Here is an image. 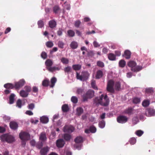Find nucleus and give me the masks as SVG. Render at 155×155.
Here are the masks:
<instances>
[{"instance_id":"34","label":"nucleus","mask_w":155,"mask_h":155,"mask_svg":"<svg viewBox=\"0 0 155 155\" xmlns=\"http://www.w3.org/2000/svg\"><path fill=\"white\" fill-rule=\"evenodd\" d=\"M91 85L92 87L95 90H97V87L96 85V81L94 80H92L91 81Z\"/></svg>"},{"instance_id":"7","label":"nucleus","mask_w":155,"mask_h":155,"mask_svg":"<svg viewBox=\"0 0 155 155\" xmlns=\"http://www.w3.org/2000/svg\"><path fill=\"white\" fill-rule=\"evenodd\" d=\"M114 81L112 80H109L107 82V90L111 93H114Z\"/></svg>"},{"instance_id":"62","label":"nucleus","mask_w":155,"mask_h":155,"mask_svg":"<svg viewBox=\"0 0 155 155\" xmlns=\"http://www.w3.org/2000/svg\"><path fill=\"white\" fill-rule=\"evenodd\" d=\"M63 131L64 132H68V125H65L63 127Z\"/></svg>"},{"instance_id":"28","label":"nucleus","mask_w":155,"mask_h":155,"mask_svg":"<svg viewBox=\"0 0 155 155\" xmlns=\"http://www.w3.org/2000/svg\"><path fill=\"white\" fill-rule=\"evenodd\" d=\"M77 114L78 116L81 115L83 112V110L82 108L81 107H78L77 108Z\"/></svg>"},{"instance_id":"64","label":"nucleus","mask_w":155,"mask_h":155,"mask_svg":"<svg viewBox=\"0 0 155 155\" xmlns=\"http://www.w3.org/2000/svg\"><path fill=\"white\" fill-rule=\"evenodd\" d=\"M25 113L29 115H32L33 114L32 112L30 110H27Z\"/></svg>"},{"instance_id":"35","label":"nucleus","mask_w":155,"mask_h":155,"mask_svg":"<svg viewBox=\"0 0 155 155\" xmlns=\"http://www.w3.org/2000/svg\"><path fill=\"white\" fill-rule=\"evenodd\" d=\"M108 58L111 61L115 60L116 59V56L115 55L112 53L109 54L108 55Z\"/></svg>"},{"instance_id":"41","label":"nucleus","mask_w":155,"mask_h":155,"mask_svg":"<svg viewBox=\"0 0 155 155\" xmlns=\"http://www.w3.org/2000/svg\"><path fill=\"white\" fill-rule=\"evenodd\" d=\"M87 52V56L88 57H92L93 56L94 54L95 53L94 52V51H88Z\"/></svg>"},{"instance_id":"48","label":"nucleus","mask_w":155,"mask_h":155,"mask_svg":"<svg viewBox=\"0 0 155 155\" xmlns=\"http://www.w3.org/2000/svg\"><path fill=\"white\" fill-rule=\"evenodd\" d=\"M56 134L55 132L52 131L51 132V134L49 137L50 139H53L55 138L56 136Z\"/></svg>"},{"instance_id":"31","label":"nucleus","mask_w":155,"mask_h":155,"mask_svg":"<svg viewBox=\"0 0 155 155\" xmlns=\"http://www.w3.org/2000/svg\"><path fill=\"white\" fill-rule=\"evenodd\" d=\"M72 68L75 71H78L80 70L81 68V66L80 64H74L72 66Z\"/></svg>"},{"instance_id":"8","label":"nucleus","mask_w":155,"mask_h":155,"mask_svg":"<svg viewBox=\"0 0 155 155\" xmlns=\"http://www.w3.org/2000/svg\"><path fill=\"white\" fill-rule=\"evenodd\" d=\"M19 137L21 140H28L30 139V136L28 132L25 131H21L19 134Z\"/></svg>"},{"instance_id":"4","label":"nucleus","mask_w":155,"mask_h":155,"mask_svg":"<svg viewBox=\"0 0 155 155\" xmlns=\"http://www.w3.org/2000/svg\"><path fill=\"white\" fill-rule=\"evenodd\" d=\"M2 141H6L8 143H12L15 141L13 137L8 134H5L2 135L1 137Z\"/></svg>"},{"instance_id":"16","label":"nucleus","mask_w":155,"mask_h":155,"mask_svg":"<svg viewBox=\"0 0 155 155\" xmlns=\"http://www.w3.org/2000/svg\"><path fill=\"white\" fill-rule=\"evenodd\" d=\"M15 95L13 94H11L9 97V103L10 104H12L14 102L15 97Z\"/></svg>"},{"instance_id":"37","label":"nucleus","mask_w":155,"mask_h":155,"mask_svg":"<svg viewBox=\"0 0 155 155\" xmlns=\"http://www.w3.org/2000/svg\"><path fill=\"white\" fill-rule=\"evenodd\" d=\"M129 142L130 144L134 145L135 144L136 142V139L135 137H132L130 139Z\"/></svg>"},{"instance_id":"18","label":"nucleus","mask_w":155,"mask_h":155,"mask_svg":"<svg viewBox=\"0 0 155 155\" xmlns=\"http://www.w3.org/2000/svg\"><path fill=\"white\" fill-rule=\"evenodd\" d=\"M10 126L12 129L14 130L17 129L18 127L17 123L14 122H11L10 124Z\"/></svg>"},{"instance_id":"57","label":"nucleus","mask_w":155,"mask_h":155,"mask_svg":"<svg viewBox=\"0 0 155 155\" xmlns=\"http://www.w3.org/2000/svg\"><path fill=\"white\" fill-rule=\"evenodd\" d=\"M28 108L30 110H33L35 107V104L33 103H31L28 105Z\"/></svg>"},{"instance_id":"5","label":"nucleus","mask_w":155,"mask_h":155,"mask_svg":"<svg viewBox=\"0 0 155 155\" xmlns=\"http://www.w3.org/2000/svg\"><path fill=\"white\" fill-rule=\"evenodd\" d=\"M89 76V74L87 71H82L81 73V75H80L78 72H76V78L77 79L81 81L87 80Z\"/></svg>"},{"instance_id":"3","label":"nucleus","mask_w":155,"mask_h":155,"mask_svg":"<svg viewBox=\"0 0 155 155\" xmlns=\"http://www.w3.org/2000/svg\"><path fill=\"white\" fill-rule=\"evenodd\" d=\"M128 66L131 68V70L134 72H138L142 69V67L140 66H136V62L133 61H131L127 64Z\"/></svg>"},{"instance_id":"12","label":"nucleus","mask_w":155,"mask_h":155,"mask_svg":"<svg viewBox=\"0 0 155 155\" xmlns=\"http://www.w3.org/2000/svg\"><path fill=\"white\" fill-rule=\"evenodd\" d=\"M128 119L127 117H117V121L120 123H124L126 122L127 120Z\"/></svg>"},{"instance_id":"15","label":"nucleus","mask_w":155,"mask_h":155,"mask_svg":"<svg viewBox=\"0 0 155 155\" xmlns=\"http://www.w3.org/2000/svg\"><path fill=\"white\" fill-rule=\"evenodd\" d=\"M49 25L51 28H53L56 27L57 23L54 20H51L49 22Z\"/></svg>"},{"instance_id":"23","label":"nucleus","mask_w":155,"mask_h":155,"mask_svg":"<svg viewBox=\"0 0 155 155\" xmlns=\"http://www.w3.org/2000/svg\"><path fill=\"white\" fill-rule=\"evenodd\" d=\"M149 114L151 116H154L155 115V110L153 108H150L147 110Z\"/></svg>"},{"instance_id":"1","label":"nucleus","mask_w":155,"mask_h":155,"mask_svg":"<svg viewBox=\"0 0 155 155\" xmlns=\"http://www.w3.org/2000/svg\"><path fill=\"white\" fill-rule=\"evenodd\" d=\"M104 97L103 94H102L100 97H96L94 100V103L97 105L100 104L104 106H107L109 103V99L107 95H106L104 97V100L103 101Z\"/></svg>"},{"instance_id":"9","label":"nucleus","mask_w":155,"mask_h":155,"mask_svg":"<svg viewBox=\"0 0 155 155\" xmlns=\"http://www.w3.org/2000/svg\"><path fill=\"white\" fill-rule=\"evenodd\" d=\"M25 81L24 79H21L19 81L15 82L14 87L16 89H19L22 87L25 84Z\"/></svg>"},{"instance_id":"11","label":"nucleus","mask_w":155,"mask_h":155,"mask_svg":"<svg viewBox=\"0 0 155 155\" xmlns=\"http://www.w3.org/2000/svg\"><path fill=\"white\" fill-rule=\"evenodd\" d=\"M39 140L42 142H44L47 140L46 133L45 132H42L39 135Z\"/></svg>"},{"instance_id":"50","label":"nucleus","mask_w":155,"mask_h":155,"mask_svg":"<svg viewBox=\"0 0 155 155\" xmlns=\"http://www.w3.org/2000/svg\"><path fill=\"white\" fill-rule=\"evenodd\" d=\"M146 92L147 93L152 94L153 92V89L152 88H147L146 90Z\"/></svg>"},{"instance_id":"40","label":"nucleus","mask_w":155,"mask_h":155,"mask_svg":"<svg viewBox=\"0 0 155 155\" xmlns=\"http://www.w3.org/2000/svg\"><path fill=\"white\" fill-rule=\"evenodd\" d=\"M60 9V8L58 5H55L53 7V12L55 14L57 13Z\"/></svg>"},{"instance_id":"44","label":"nucleus","mask_w":155,"mask_h":155,"mask_svg":"<svg viewBox=\"0 0 155 155\" xmlns=\"http://www.w3.org/2000/svg\"><path fill=\"white\" fill-rule=\"evenodd\" d=\"M97 64L98 66L101 68H103L104 66V63L101 61H97Z\"/></svg>"},{"instance_id":"24","label":"nucleus","mask_w":155,"mask_h":155,"mask_svg":"<svg viewBox=\"0 0 155 155\" xmlns=\"http://www.w3.org/2000/svg\"><path fill=\"white\" fill-rule=\"evenodd\" d=\"M78 45V44L77 42L73 41L71 43L70 46L72 49H75L77 48Z\"/></svg>"},{"instance_id":"30","label":"nucleus","mask_w":155,"mask_h":155,"mask_svg":"<svg viewBox=\"0 0 155 155\" xmlns=\"http://www.w3.org/2000/svg\"><path fill=\"white\" fill-rule=\"evenodd\" d=\"M150 103V101L148 100H144L142 102V105L145 107H147L149 105Z\"/></svg>"},{"instance_id":"43","label":"nucleus","mask_w":155,"mask_h":155,"mask_svg":"<svg viewBox=\"0 0 155 155\" xmlns=\"http://www.w3.org/2000/svg\"><path fill=\"white\" fill-rule=\"evenodd\" d=\"M143 133V132L141 130H137L135 132V134L138 137L141 136Z\"/></svg>"},{"instance_id":"45","label":"nucleus","mask_w":155,"mask_h":155,"mask_svg":"<svg viewBox=\"0 0 155 155\" xmlns=\"http://www.w3.org/2000/svg\"><path fill=\"white\" fill-rule=\"evenodd\" d=\"M71 101L74 104L77 103L78 101V99L77 97L73 96L71 98Z\"/></svg>"},{"instance_id":"17","label":"nucleus","mask_w":155,"mask_h":155,"mask_svg":"<svg viewBox=\"0 0 155 155\" xmlns=\"http://www.w3.org/2000/svg\"><path fill=\"white\" fill-rule=\"evenodd\" d=\"M74 141L76 143H81L83 141V138L81 136L77 137L74 139Z\"/></svg>"},{"instance_id":"20","label":"nucleus","mask_w":155,"mask_h":155,"mask_svg":"<svg viewBox=\"0 0 155 155\" xmlns=\"http://www.w3.org/2000/svg\"><path fill=\"white\" fill-rule=\"evenodd\" d=\"M20 94L22 97H26L28 96V93L24 90H21L20 92Z\"/></svg>"},{"instance_id":"47","label":"nucleus","mask_w":155,"mask_h":155,"mask_svg":"<svg viewBox=\"0 0 155 155\" xmlns=\"http://www.w3.org/2000/svg\"><path fill=\"white\" fill-rule=\"evenodd\" d=\"M74 130V128L73 126L71 125H68V134L72 132Z\"/></svg>"},{"instance_id":"10","label":"nucleus","mask_w":155,"mask_h":155,"mask_svg":"<svg viewBox=\"0 0 155 155\" xmlns=\"http://www.w3.org/2000/svg\"><path fill=\"white\" fill-rule=\"evenodd\" d=\"M64 141L62 139H59L56 141V146L58 148H61L63 147L64 146Z\"/></svg>"},{"instance_id":"25","label":"nucleus","mask_w":155,"mask_h":155,"mask_svg":"<svg viewBox=\"0 0 155 155\" xmlns=\"http://www.w3.org/2000/svg\"><path fill=\"white\" fill-rule=\"evenodd\" d=\"M40 120L43 123H46L48 121V117H41Z\"/></svg>"},{"instance_id":"52","label":"nucleus","mask_w":155,"mask_h":155,"mask_svg":"<svg viewBox=\"0 0 155 155\" xmlns=\"http://www.w3.org/2000/svg\"><path fill=\"white\" fill-rule=\"evenodd\" d=\"M64 43L61 41H59L58 43V46L60 48H64Z\"/></svg>"},{"instance_id":"61","label":"nucleus","mask_w":155,"mask_h":155,"mask_svg":"<svg viewBox=\"0 0 155 155\" xmlns=\"http://www.w3.org/2000/svg\"><path fill=\"white\" fill-rule=\"evenodd\" d=\"M32 91L34 93H37L38 91V88L36 86H34L32 88Z\"/></svg>"},{"instance_id":"53","label":"nucleus","mask_w":155,"mask_h":155,"mask_svg":"<svg viewBox=\"0 0 155 155\" xmlns=\"http://www.w3.org/2000/svg\"><path fill=\"white\" fill-rule=\"evenodd\" d=\"M75 33L74 31L72 30H68V36L70 37H73Z\"/></svg>"},{"instance_id":"60","label":"nucleus","mask_w":155,"mask_h":155,"mask_svg":"<svg viewBox=\"0 0 155 155\" xmlns=\"http://www.w3.org/2000/svg\"><path fill=\"white\" fill-rule=\"evenodd\" d=\"M93 45L95 47H97L100 46V45L96 41H94L93 43Z\"/></svg>"},{"instance_id":"55","label":"nucleus","mask_w":155,"mask_h":155,"mask_svg":"<svg viewBox=\"0 0 155 155\" xmlns=\"http://www.w3.org/2000/svg\"><path fill=\"white\" fill-rule=\"evenodd\" d=\"M91 132L94 133L96 131V129L94 126H91L90 127Z\"/></svg>"},{"instance_id":"49","label":"nucleus","mask_w":155,"mask_h":155,"mask_svg":"<svg viewBox=\"0 0 155 155\" xmlns=\"http://www.w3.org/2000/svg\"><path fill=\"white\" fill-rule=\"evenodd\" d=\"M46 46L48 48H51L53 46V43L51 41H48L46 44Z\"/></svg>"},{"instance_id":"19","label":"nucleus","mask_w":155,"mask_h":155,"mask_svg":"<svg viewBox=\"0 0 155 155\" xmlns=\"http://www.w3.org/2000/svg\"><path fill=\"white\" fill-rule=\"evenodd\" d=\"M49 150L48 147H44L41 149L40 153L41 155H46L48 151Z\"/></svg>"},{"instance_id":"13","label":"nucleus","mask_w":155,"mask_h":155,"mask_svg":"<svg viewBox=\"0 0 155 155\" xmlns=\"http://www.w3.org/2000/svg\"><path fill=\"white\" fill-rule=\"evenodd\" d=\"M131 52L128 50H126L124 54L122 55L124 57L127 59H129L130 58Z\"/></svg>"},{"instance_id":"29","label":"nucleus","mask_w":155,"mask_h":155,"mask_svg":"<svg viewBox=\"0 0 155 155\" xmlns=\"http://www.w3.org/2000/svg\"><path fill=\"white\" fill-rule=\"evenodd\" d=\"M57 81V79L55 77L52 78L51 80V85H50V87H54L55 83Z\"/></svg>"},{"instance_id":"21","label":"nucleus","mask_w":155,"mask_h":155,"mask_svg":"<svg viewBox=\"0 0 155 155\" xmlns=\"http://www.w3.org/2000/svg\"><path fill=\"white\" fill-rule=\"evenodd\" d=\"M121 84L119 81L116 82L114 84V87L115 90L119 91L120 89Z\"/></svg>"},{"instance_id":"2","label":"nucleus","mask_w":155,"mask_h":155,"mask_svg":"<svg viewBox=\"0 0 155 155\" xmlns=\"http://www.w3.org/2000/svg\"><path fill=\"white\" fill-rule=\"evenodd\" d=\"M53 64L52 61L50 59H48L45 62V64L46 66L47 69L49 71L53 72L55 70H59L60 68L59 67H51Z\"/></svg>"},{"instance_id":"42","label":"nucleus","mask_w":155,"mask_h":155,"mask_svg":"<svg viewBox=\"0 0 155 155\" xmlns=\"http://www.w3.org/2000/svg\"><path fill=\"white\" fill-rule=\"evenodd\" d=\"M38 25L39 28H42L44 26L43 21L42 20H40L38 21Z\"/></svg>"},{"instance_id":"56","label":"nucleus","mask_w":155,"mask_h":155,"mask_svg":"<svg viewBox=\"0 0 155 155\" xmlns=\"http://www.w3.org/2000/svg\"><path fill=\"white\" fill-rule=\"evenodd\" d=\"M61 62L63 64H67L68 63V60L64 58H62L61 59Z\"/></svg>"},{"instance_id":"54","label":"nucleus","mask_w":155,"mask_h":155,"mask_svg":"<svg viewBox=\"0 0 155 155\" xmlns=\"http://www.w3.org/2000/svg\"><path fill=\"white\" fill-rule=\"evenodd\" d=\"M41 56L44 59H46L47 57L46 53L44 51H43L42 52L41 54Z\"/></svg>"},{"instance_id":"27","label":"nucleus","mask_w":155,"mask_h":155,"mask_svg":"<svg viewBox=\"0 0 155 155\" xmlns=\"http://www.w3.org/2000/svg\"><path fill=\"white\" fill-rule=\"evenodd\" d=\"M49 83V81L48 79H45L42 82V85L45 87H48Z\"/></svg>"},{"instance_id":"36","label":"nucleus","mask_w":155,"mask_h":155,"mask_svg":"<svg viewBox=\"0 0 155 155\" xmlns=\"http://www.w3.org/2000/svg\"><path fill=\"white\" fill-rule=\"evenodd\" d=\"M22 106V102L20 99H18L17 101L16 106L19 108H21Z\"/></svg>"},{"instance_id":"58","label":"nucleus","mask_w":155,"mask_h":155,"mask_svg":"<svg viewBox=\"0 0 155 155\" xmlns=\"http://www.w3.org/2000/svg\"><path fill=\"white\" fill-rule=\"evenodd\" d=\"M78 143H76L75 144L74 147L78 149V150H80L81 149V144Z\"/></svg>"},{"instance_id":"39","label":"nucleus","mask_w":155,"mask_h":155,"mask_svg":"<svg viewBox=\"0 0 155 155\" xmlns=\"http://www.w3.org/2000/svg\"><path fill=\"white\" fill-rule=\"evenodd\" d=\"M140 101V98L135 97L133 98V102L134 104H137L139 103Z\"/></svg>"},{"instance_id":"22","label":"nucleus","mask_w":155,"mask_h":155,"mask_svg":"<svg viewBox=\"0 0 155 155\" xmlns=\"http://www.w3.org/2000/svg\"><path fill=\"white\" fill-rule=\"evenodd\" d=\"M4 87L8 89H12L14 88V85L11 83H7L4 85Z\"/></svg>"},{"instance_id":"14","label":"nucleus","mask_w":155,"mask_h":155,"mask_svg":"<svg viewBox=\"0 0 155 155\" xmlns=\"http://www.w3.org/2000/svg\"><path fill=\"white\" fill-rule=\"evenodd\" d=\"M103 76L102 71L101 70H98L96 72L95 78L97 79H99L101 78Z\"/></svg>"},{"instance_id":"38","label":"nucleus","mask_w":155,"mask_h":155,"mask_svg":"<svg viewBox=\"0 0 155 155\" xmlns=\"http://www.w3.org/2000/svg\"><path fill=\"white\" fill-rule=\"evenodd\" d=\"M105 123L104 120H102L99 121L98 125L100 128H104L105 126Z\"/></svg>"},{"instance_id":"63","label":"nucleus","mask_w":155,"mask_h":155,"mask_svg":"<svg viewBox=\"0 0 155 155\" xmlns=\"http://www.w3.org/2000/svg\"><path fill=\"white\" fill-rule=\"evenodd\" d=\"M63 137L65 140H68V134L66 133L64 134Z\"/></svg>"},{"instance_id":"59","label":"nucleus","mask_w":155,"mask_h":155,"mask_svg":"<svg viewBox=\"0 0 155 155\" xmlns=\"http://www.w3.org/2000/svg\"><path fill=\"white\" fill-rule=\"evenodd\" d=\"M42 142H41L37 144L36 146L39 149L41 148L43 145Z\"/></svg>"},{"instance_id":"46","label":"nucleus","mask_w":155,"mask_h":155,"mask_svg":"<svg viewBox=\"0 0 155 155\" xmlns=\"http://www.w3.org/2000/svg\"><path fill=\"white\" fill-rule=\"evenodd\" d=\"M24 89L25 91L28 93L31 91V87L28 86H26L24 87Z\"/></svg>"},{"instance_id":"32","label":"nucleus","mask_w":155,"mask_h":155,"mask_svg":"<svg viewBox=\"0 0 155 155\" xmlns=\"http://www.w3.org/2000/svg\"><path fill=\"white\" fill-rule=\"evenodd\" d=\"M133 108L132 107H129L125 110V113L128 114H132L133 111Z\"/></svg>"},{"instance_id":"26","label":"nucleus","mask_w":155,"mask_h":155,"mask_svg":"<svg viewBox=\"0 0 155 155\" xmlns=\"http://www.w3.org/2000/svg\"><path fill=\"white\" fill-rule=\"evenodd\" d=\"M62 111L63 113H66L68 111V105L64 104L61 107Z\"/></svg>"},{"instance_id":"51","label":"nucleus","mask_w":155,"mask_h":155,"mask_svg":"<svg viewBox=\"0 0 155 155\" xmlns=\"http://www.w3.org/2000/svg\"><path fill=\"white\" fill-rule=\"evenodd\" d=\"M81 22L79 20H78L75 22L74 26L76 28H78Z\"/></svg>"},{"instance_id":"6","label":"nucleus","mask_w":155,"mask_h":155,"mask_svg":"<svg viewBox=\"0 0 155 155\" xmlns=\"http://www.w3.org/2000/svg\"><path fill=\"white\" fill-rule=\"evenodd\" d=\"M94 95V91L91 90H89L85 94L83 95V101H87L88 99L91 98L93 97Z\"/></svg>"},{"instance_id":"33","label":"nucleus","mask_w":155,"mask_h":155,"mask_svg":"<svg viewBox=\"0 0 155 155\" xmlns=\"http://www.w3.org/2000/svg\"><path fill=\"white\" fill-rule=\"evenodd\" d=\"M119 66L121 68H124L126 65V62L124 60H121L119 61Z\"/></svg>"}]
</instances>
